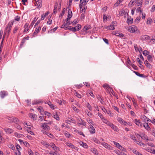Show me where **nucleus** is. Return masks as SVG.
<instances>
[{
	"label": "nucleus",
	"instance_id": "obj_56",
	"mask_svg": "<svg viewBox=\"0 0 155 155\" xmlns=\"http://www.w3.org/2000/svg\"><path fill=\"white\" fill-rule=\"evenodd\" d=\"M65 135L67 137L69 138L70 135V134L68 132L65 133H64Z\"/></svg>",
	"mask_w": 155,
	"mask_h": 155
},
{
	"label": "nucleus",
	"instance_id": "obj_32",
	"mask_svg": "<svg viewBox=\"0 0 155 155\" xmlns=\"http://www.w3.org/2000/svg\"><path fill=\"white\" fill-rule=\"evenodd\" d=\"M91 27L90 26H85L83 29L84 31H86V30L91 29Z\"/></svg>",
	"mask_w": 155,
	"mask_h": 155
},
{
	"label": "nucleus",
	"instance_id": "obj_9",
	"mask_svg": "<svg viewBox=\"0 0 155 155\" xmlns=\"http://www.w3.org/2000/svg\"><path fill=\"white\" fill-rule=\"evenodd\" d=\"M0 96L2 98H3L5 96L7 95V92L5 91H1L0 93Z\"/></svg>",
	"mask_w": 155,
	"mask_h": 155
},
{
	"label": "nucleus",
	"instance_id": "obj_61",
	"mask_svg": "<svg viewBox=\"0 0 155 155\" xmlns=\"http://www.w3.org/2000/svg\"><path fill=\"white\" fill-rule=\"evenodd\" d=\"M72 107L73 109V110L75 111H77L78 110V109H77L75 106L74 105L72 106Z\"/></svg>",
	"mask_w": 155,
	"mask_h": 155
},
{
	"label": "nucleus",
	"instance_id": "obj_64",
	"mask_svg": "<svg viewBox=\"0 0 155 155\" xmlns=\"http://www.w3.org/2000/svg\"><path fill=\"white\" fill-rule=\"evenodd\" d=\"M15 154L16 155H21V153L19 151V150H18V152H15Z\"/></svg>",
	"mask_w": 155,
	"mask_h": 155
},
{
	"label": "nucleus",
	"instance_id": "obj_29",
	"mask_svg": "<svg viewBox=\"0 0 155 155\" xmlns=\"http://www.w3.org/2000/svg\"><path fill=\"white\" fill-rule=\"evenodd\" d=\"M134 72L137 76L140 77H144V74H140L139 73L136 71H134Z\"/></svg>",
	"mask_w": 155,
	"mask_h": 155
},
{
	"label": "nucleus",
	"instance_id": "obj_51",
	"mask_svg": "<svg viewBox=\"0 0 155 155\" xmlns=\"http://www.w3.org/2000/svg\"><path fill=\"white\" fill-rule=\"evenodd\" d=\"M77 20V19H75L73 21H72V24L73 25H75L78 23Z\"/></svg>",
	"mask_w": 155,
	"mask_h": 155
},
{
	"label": "nucleus",
	"instance_id": "obj_30",
	"mask_svg": "<svg viewBox=\"0 0 155 155\" xmlns=\"http://www.w3.org/2000/svg\"><path fill=\"white\" fill-rule=\"evenodd\" d=\"M28 24L26 23L25 24V30H24V32H26V31H27L28 29H29V28H28Z\"/></svg>",
	"mask_w": 155,
	"mask_h": 155
},
{
	"label": "nucleus",
	"instance_id": "obj_27",
	"mask_svg": "<svg viewBox=\"0 0 155 155\" xmlns=\"http://www.w3.org/2000/svg\"><path fill=\"white\" fill-rule=\"evenodd\" d=\"M79 122L78 124L84 126L85 125V122L81 119L79 120Z\"/></svg>",
	"mask_w": 155,
	"mask_h": 155
},
{
	"label": "nucleus",
	"instance_id": "obj_60",
	"mask_svg": "<svg viewBox=\"0 0 155 155\" xmlns=\"http://www.w3.org/2000/svg\"><path fill=\"white\" fill-rule=\"evenodd\" d=\"M25 39H24V38L22 40L21 42V45H23L24 43H25Z\"/></svg>",
	"mask_w": 155,
	"mask_h": 155
},
{
	"label": "nucleus",
	"instance_id": "obj_50",
	"mask_svg": "<svg viewBox=\"0 0 155 155\" xmlns=\"http://www.w3.org/2000/svg\"><path fill=\"white\" fill-rule=\"evenodd\" d=\"M93 140L94 142H95V143L99 144L100 143L99 141L97 138H93Z\"/></svg>",
	"mask_w": 155,
	"mask_h": 155
},
{
	"label": "nucleus",
	"instance_id": "obj_43",
	"mask_svg": "<svg viewBox=\"0 0 155 155\" xmlns=\"http://www.w3.org/2000/svg\"><path fill=\"white\" fill-rule=\"evenodd\" d=\"M65 8H64L63 9V10L62 11V12L60 14L59 17L61 16V17H62V16L64 15L65 12Z\"/></svg>",
	"mask_w": 155,
	"mask_h": 155
},
{
	"label": "nucleus",
	"instance_id": "obj_44",
	"mask_svg": "<svg viewBox=\"0 0 155 155\" xmlns=\"http://www.w3.org/2000/svg\"><path fill=\"white\" fill-rule=\"evenodd\" d=\"M152 22V19L150 18H148L147 23V24H151Z\"/></svg>",
	"mask_w": 155,
	"mask_h": 155
},
{
	"label": "nucleus",
	"instance_id": "obj_15",
	"mask_svg": "<svg viewBox=\"0 0 155 155\" xmlns=\"http://www.w3.org/2000/svg\"><path fill=\"white\" fill-rule=\"evenodd\" d=\"M135 123L138 126L142 127V123H141L140 120H137V119L135 120Z\"/></svg>",
	"mask_w": 155,
	"mask_h": 155
},
{
	"label": "nucleus",
	"instance_id": "obj_6",
	"mask_svg": "<svg viewBox=\"0 0 155 155\" xmlns=\"http://www.w3.org/2000/svg\"><path fill=\"white\" fill-rule=\"evenodd\" d=\"M137 135H138V136L140 137L143 140H149L148 137L147 136L144 134H142L141 135L137 134Z\"/></svg>",
	"mask_w": 155,
	"mask_h": 155
},
{
	"label": "nucleus",
	"instance_id": "obj_8",
	"mask_svg": "<svg viewBox=\"0 0 155 155\" xmlns=\"http://www.w3.org/2000/svg\"><path fill=\"white\" fill-rule=\"evenodd\" d=\"M65 30L68 29L70 30L73 31L74 32H75L77 31L76 27H71V26H68L65 27L64 28Z\"/></svg>",
	"mask_w": 155,
	"mask_h": 155
},
{
	"label": "nucleus",
	"instance_id": "obj_41",
	"mask_svg": "<svg viewBox=\"0 0 155 155\" xmlns=\"http://www.w3.org/2000/svg\"><path fill=\"white\" fill-rule=\"evenodd\" d=\"M130 137L132 139H133L134 140V142H137V141L138 142H139L138 141H137V140L136 139V138L135 137V136H134V135H131Z\"/></svg>",
	"mask_w": 155,
	"mask_h": 155
},
{
	"label": "nucleus",
	"instance_id": "obj_33",
	"mask_svg": "<svg viewBox=\"0 0 155 155\" xmlns=\"http://www.w3.org/2000/svg\"><path fill=\"white\" fill-rule=\"evenodd\" d=\"M116 36H119L120 37H122L124 36V35L123 34L121 33H120V32H116L115 34H114Z\"/></svg>",
	"mask_w": 155,
	"mask_h": 155
},
{
	"label": "nucleus",
	"instance_id": "obj_34",
	"mask_svg": "<svg viewBox=\"0 0 155 155\" xmlns=\"http://www.w3.org/2000/svg\"><path fill=\"white\" fill-rule=\"evenodd\" d=\"M143 54L145 56H146L147 55L149 54L150 52L149 51L147 50H144L143 52Z\"/></svg>",
	"mask_w": 155,
	"mask_h": 155
},
{
	"label": "nucleus",
	"instance_id": "obj_10",
	"mask_svg": "<svg viewBox=\"0 0 155 155\" xmlns=\"http://www.w3.org/2000/svg\"><path fill=\"white\" fill-rule=\"evenodd\" d=\"M66 145L70 147H71L72 148H74V149H75L76 150H78V148L77 147H75L73 144H72L70 143H69V142H66Z\"/></svg>",
	"mask_w": 155,
	"mask_h": 155
},
{
	"label": "nucleus",
	"instance_id": "obj_58",
	"mask_svg": "<svg viewBox=\"0 0 155 155\" xmlns=\"http://www.w3.org/2000/svg\"><path fill=\"white\" fill-rule=\"evenodd\" d=\"M113 108L115 110L117 111L118 112H119L118 108L116 106H113Z\"/></svg>",
	"mask_w": 155,
	"mask_h": 155
},
{
	"label": "nucleus",
	"instance_id": "obj_62",
	"mask_svg": "<svg viewBox=\"0 0 155 155\" xmlns=\"http://www.w3.org/2000/svg\"><path fill=\"white\" fill-rule=\"evenodd\" d=\"M115 152L118 155H120L121 154V152H120L118 150H116Z\"/></svg>",
	"mask_w": 155,
	"mask_h": 155
},
{
	"label": "nucleus",
	"instance_id": "obj_16",
	"mask_svg": "<svg viewBox=\"0 0 155 155\" xmlns=\"http://www.w3.org/2000/svg\"><path fill=\"white\" fill-rule=\"evenodd\" d=\"M41 28L40 27H38V28H36V29L35 30V32L33 34V36H34V37L35 36V35L37 34H38V33L39 31L40 30H41Z\"/></svg>",
	"mask_w": 155,
	"mask_h": 155
},
{
	"label": "nucleus",
	"instance_id": "obj_12",
	"mask_svg": "<svg viewBox=\"0 0 155 155\" xmlns=\"http://www.w3.org/2000/svg\"><path fill=\"white\" fill-rule=\"evenodd\" d=\"M89 130L91 134H94L95 132V129L92 125H91V127L89 128Z\"/></svg>",
	"mask_w": 155,
	"mask_h": 155
},
{
	"label": "nucleus",
	"instance_id": "obj_39",
	"mask_svg": "<svg viewBox=\"0 0 155 155\" xmlns=\"http://www.w3.org/2000/svg\"><path fill=\"white\" fill-rule=\"evenodd\" d=\"M77 31H79L80 29H81V26L80 24H78L77 26L75 27Z\"/></svg>",
	"mask_w": 155,
	"mask_h": 155
},
{
	"label": "nucleus",
	"instance_id": "obj_11",
	"mask_svg": "<svg viewBox=\"0 0 155 155\" xmlns=\"http://www.w3.org/2000/svg\"><path fill=\"white\" fill-rule=\"evenodd\" d=\"M150 38L149 36L147 35H143L141 37V39L142 40H149Z\"/></svg>",
	"mask_w": 155,
	"mask_h": 155
},
{
	"label": "nucleus",
	"instance_id": "obj_18",
	"mask_svg": "<svg viewBox=\"0 0 155 155\" xmlns=\"http://www.w3.org/2000/svg\"><path fill=\"white\" fill-rule=\"evenodd\" d=\"M103 86L104 88L106 89L108 91V89L109 88L110 89V91H111V90L112 91H113L112 89V88H111L107 84H104L103 85Z\"/></svg>",
	"mask_w": 155,
	"mask_h": 155
},
{
	"label": "nucleus",
	"instance_id": "obj_7",
	"mask_svg": "<svg viewBox=\"0 0 155 155\" xmlns=\"http://www.w3.org/2000/svg\"><path fill=\"white\" fill-rule=\"evenodd\" d=\"M4 130L6 133L8 134H11L13 132V131L12 129L8 128H4Z\"/></svg>",
	"mask_w": 155,
	"mask_h": 155
},
{
	"label": "nucleus",
	"instance_id": "obj_17",
	"mask_svg": "<svg viewBox=\"0 0 155 155\" xmlns=\"http://www.w3.org/2000/svg\"><path fill=\"white\" fill-rule=\"evenodd\" d=\"M58 6V4L57 3H56L54 5V11L53 12V14H55L57 11V8Z\"/></svg>",
	"mask_w": 155,
	"mask_h": 155
},
{
	"label": "nucleus",
	"instance_id": "obj_55",
	"mask_svg": "<svg viewBox=\"0 0 155 155\" xmlns=\"http://www.w3.org/2000/svg\"><path fill=\"white\" fill-rule=\"evenodd\" d=\"M15 19L18 21H19L20 20L19 16H16L15 18Z\"/></svg>",
	"mask_w": 155,
	"mask_h": 155
},
{
	"label": "nucleus",
	"instance_id": "obj_4",
	"mask_svg": "<svg viewBox=\"0 0 155 155\" xmlns=\"http://www.w3.org/2000/svg\"><path fill=\"white\" fill-rule=\"evenodd\" d=\"M79 6L81 9L82 8V5H85L89 0H80Z\"/></svg>",
	"mask_w": 155,
	"mask_h": 155
},
{
	"label": "nucleus",
	"instance_id": "obj_26",
	"mask_svg": "<svg viewBox=\"0 0 155 155\" xmlns=\"http://www.w3.org/2000/svg\"><path fill=\"white\" fill-rule=\"evenodd\" d=\"M13 121H10V123H12L14 122V123H15L16 124H17L18 123H17L18 122V121H19L18 119L15 117H14V118L13 119Z\"/></svg>",
	"mask_w": 155,
	"mask_h": 155
},
{
	"label": "nucleus",
	"instance_id": "obj_37",
	"mask_svg": "<svg viewBox=\"0 0 155 155\" xmlns=\"http://www.w3.org/2000/svg\"><path fill=\"white\" fill-rule=\"evenodd\" d=\"M103 122L105 123L106 124H107V125H109V126H110V124H111L112 123H110L107 120L104 119L103 120Z\"/></svg>",
	"mask_w": 155,
	"mask_h": 155
},
{
	"label": "nucleus",
	"instance_id": "obj_28",
	"mask_svg": "<svg viewBox=\"0 0 155 155\" xmlns=\"http://www.w3.org/2000/svg\"><path fill=\"white\" fill-rule=\"evenodd\" d=\"M37 110L39 111L41 114H43L42 112H43L44 110L42 107L41 106H39V107L37 108Z\"/></svg>",
	"mask_w": 155,
	"mask_h": 155
},
{
	"label": "nucleus",
	"instance_id": "obj_20",
	"mask_svg": "<svg viewBox=\"0 0 155 155\" xmlns=\"http://www.w3.org/2000/svg\"><path fill=\"white\" fill-rule=\"evenodd\" d=\"M133 19L131 18H128L127 20V22L128 24H131L133 22Z\"/></svg>",
	"mask_w": 155,
	"mask_h": 155
},
{
	"label": "nucleus",
	"instance_id": "obj_35",
	"mask_svg": "<svg viewBox=\"0 0 155 155\" xmlns=\"http://www.w3.org/2000/svg\"><path fill=\"white\" fill-rule=\"evenodd\" d=\"M54 117L57 120H59V118L58 115L57 114V112L54 114Z\"/></svg>",
	"mask_w": 155,
	"mask_h": 155
},
{
	"label": "nucleus",
	"instance_id": "obj_13",
	"mask_svg": "<svg viewBox=\"0 0 155 155\" xmlns=\"http://www.w3.org/2000/svg\"><path fill=\"white\" fill-rule=\"evenodd\" d=\"M143 126L147 130H150V128L149 126V125L147 123L145 122L143 124Z\"/></svg>",
	"mask_w": 155,
	"mask_h": 155
},
{
	"label": "nucleus",
	"instance_id": "obj_54",
	"mask_svg": "<svg viewBox=\"0 0 155 155\" xmlns=\"http://www.w3.org/2000/svg\"><path fill=\"white\" fill-rule=\"evenodd\" d=\"M137 61L139 63L140 65H141V63H142V62L141 61L140 58H137Z\"/></svg>",
	"mask_w": 155,
	"mask_h": 155
},
{
	"label": "nucleus",
	"instance_id": "obj_45",
	"mask_svg": "<svg viewBox=\"0 0 155 155\" xmlns=\"http://www.w3.org/2000/svg\"><path fill=\"white\" fill-rule=\"evenodd\" d=\"M37 19H36V18H35L34 19V20L32 22H31V24L30 25V26H32L34 24L35 22L37 20Z\"/></svg>",
	"mask_w": 155,
	"mask_h": 155
},
{
	"label": "nucleus",
	"instance_id": "obj_38",
	"mask_svg": "<svg viewBox=\"0 0 155 155\" xmlns=\"http://www.w3.org/2000/svg\"><path fill=\"white\" fill-rule=\"evenodd\" d=\"M87 106L89 109L91 111L92 110V107L91 105H90L89 103H87Z\"/></svg>",
	"mask_w": 155,
	"mask_h": 155
},
{
	"label": "nucleus",
	"instance_id": "obj_25",
	"mask_svg": "<svg viewBox=\"0 0 155 155\" xmlns=\"http://www.w3.org/2000/svg\"><path fill=\"white\" fill-rule=\"evenodd\" d=\"M147 59L150 62H152L153 61V58L150 55H148L147 57Z\"/></svg>",
	"mask_w": 155,
	"mask_h": 155
},
{
	"label": "nucleus",
	"instance_id": "obj_19",
	"mask_svg": "<svg viewBox=\"0 0 155 155\" xmlns=\"http://www.w3.org/2000/svg\"><path fill=\"white\" fill-rule=\"evenodd\" d=\"M137 0H131L129 3V5L132 7L136 2Z\"/></svg>",
	"mask_w": 155,
	"mask_h": 155
},
{
	"label": "nucleus",
	"instance_id": "obj_5",
	"mask_svg": "<svg viewBox=\"0 0 155 155\" xmlns=\"http://www.w3.org/2000/svg\"><path fill=\"white\" fill-rule=\"evenodd\" d=\"M35 5H37V7L38 8H41L42 6V1L41 0H35Z\"/></svg>",
	"mask_w": 155,
	"mask_h": 155
},
{
	"label": "nucleus",
	"instance_id": "obj_48",
	"mask_svg": "<svg viewBox=\"0 0 155 155\" xmlns=\"http://www.w3.org/2000/svg\"><path fill=\"white\" fill-rule=\"evenodd\" d=\"M117 120L121 124L123 123V121H124L120 117H118Z\"/></svg>",
	"mask_w": 155,
	"mask_h": 155
},
{
	"label": "nucleus",
	"instance_id": "obj_40",
	"mask_svg": "<svg viewBox=\"0 0 155 155\" xmlns=\"http://www.w3.org/2000/svg\"><path fill=\"white\" fill-rule=\"evenodd\" d=\"M74 94L76 97H78V98H81V95L77 92H75L74 93Z\"/></svg>",
	"mask_w": 155,
	"mask_h": 155
},
{
	"label": "nucleus",
	"instance_id": "obj_59",
	"mask_svg": "<svg viewBox=\"0 0 155 155\" xmlns=\"http://www.w3.org/2000/svg\"><path fill=\"white\" fill-rule=\"evenodd\" d=\"M140 17H137L136 19L135 20V21L136 22H137V21H138L137 22V23H138L139 21H140Z\"/></svg>",
	"mask_w": 155,
	"mask_h": 155
},
{
	"label": "nucleus",
	"instance_id": "obj_49",
	"mask_svg": "<svg viewBox=\"0 0 155 155\" xmlns=\"http://www.w3.org/2000/svg\"><path fill=\"white\" fill-rule=\"evenodd\" d=\"M28 153L29 154V155H33V153L31 151V149H28Z\"/></svg>",
	"mask_w": 155,
	"mask_h": 155
},
{
	"label": "nucleus",
	"instance_id": "obj_47",
	"mask_svg": "<svg viewBox=\"0 0 155 155\" xmlns=\"http://www.w3.org/2000/svg\"><path fill=\"white\" fill-rule=\"evenodd\" d=\"M41 143L43 145L45 146L46 147H48L47 146L48 145V146H49L50 145L49 144H48L47 143L43 141L41 142Z\"/></svg>",
	"mask_w": 155,
	"mask_h": 155
},
{
	"label": "nucleus",
	"instance_id": "obj_22",
	"mask_svg": "<svg viewBox=\"0 0 155 155\" xmlns=\"http://www.w3.org/2000/svg\"><path fill=\"white\" fill-rule=\"evenodd\" d=\"M144 64H145V65H146V66L149 68H150L151 67V65L148 62V61L146 60L145 61H144Z\"/></svg>",
	"mask_w": 155,
	"mask_h": 155
},
{
	"label": "nucleus",
	"instance_id": "obj_63",
	"mask_svg": "<svg viewBox=\"0 0 155 155\" xmlns=\"http://www.w3.org/2000/svg\"><path fill=\"white\" fill-rule=\"evenodd\" d=\"M102 145L106 148L107 147V145H108L107 143H102Z\"/></svg>",
	"mask_w": 155,
	"mask_h": 155
},
{
	"label": "nucleus",
	"instance_id": "obj_31",
	"mask_svg": "<svg viewBox=\"0 0 155 155\" xmlns=\"http://www.w3.org/2000/svg\"><path fill=\"white\" fill-rule=\"evenodd\" d=\"M80 144L85 148H87L88 147L86 143L83 142H81Z\"/></svg>",
	"mask_w": 155,
	"mask_h": 155
},
{
	"label": "nucleus",
	"instance_id": "obj_42",
	"mask_svg": "<svg viewBox=\"0 0 155 155\" xmlns=\"http://www.w3.org/2000/svg\"><path fill=\"white\" fill-rule=\"evenodd\" d=\"M48 104L49 105V106L51 108H53V109H54V105L52 104L51 103L50 101H49L48 102Z\"/></svg>",
	"mask_w": 155,
	"mask_h": 155
},
{
	"label": "nucleus",
	"instance_id": "obj_36",
	"mask_svg": "<svg viewBox=\"0 0 155 155\" xmlns=\"http://www.w3.org/2000/svg\"><path fill=\"white\" fill-rule=\"evenodd\" d=\"M110 127H111L114 130H117V127H116L115 126H114L112 124H110Z\"/></svg>",
	"mask_w": 155,
	"mask_h": 155
},
{
	"label": "nucleus",
	"instance_id": "obj_46",
	"mask_svg": "<svg viewBox=\"0 0 155 155\" xmlns=\"http://www.w3.org/2000/svg\"><path fill=\"white\" fill-rule=\"evenodd\" d=\"M137 12H140V13H142V11L140 7H139L136 10Z\"/></svg>",
	"mask_w": 155,
	"mask_h": 155
},
{
	"label": "nucleus",
	"instance_id": "obj_14",
	"mask_svg": "<svg viewBox=\"0 0 155 155\" xmlns=\"http://www.w3.org/2000/svg\"><path fill=\"white\" fill-rule=\"evenodd\" d=\"M42 128L45 130L50 129V127L47 125L46 123H45L42 125Z\"/></svg>",
	"mask_w": 155,
	"mask_h": 155
},
{
	"label": "nucleus",
	"instance_id": "obj_2",
	"mask_svg": "<svg viewBox=\"0 0 155 155\" xmlns=\"http://www.w3.org/2000/svg\"><path fill=\"white\" fill-rule=\"evenodd\" d=\"M137 30V27L134 25L130 26L128 29V31L130 32L133 33L135 32Z\"/></svg>",
	"mask_w": 155,
	"mask_h": 155
},
{
	"label": "nucleus",
	"instance_id": "obj_21",
	"mask_svg": "<svg viewBox=\"0 0 155 155\" xmlns=\"http://www.w3.org/2000/svg\"><path fill=\"white\" fill-rule=\"evenodd\" d=\"M114 26L113 24L112 25H110V26L107 27V29L110 30H113L114 29Z\"/></svg>",
	"mask_w": 155,
	"mask_h": 155
},
{
	"label": "nucleus",
	"instance_id": "obj_57",
	"mask_svg": "<svg viewBox=\"0 0 155 155\" xmlns=\"http://www.w3.org/2000/svg\"><path fill=\"white\" fill-rule=\"evenodd\" d=\"M155 10V5H154L152 6V8L151 9V11L152 12H154Z\"/></svg>",
	"mask_w": 155,
	"mask_h": 155
},
{
	"label": "nucleus",
	"instance_id": "obj_23",
	"mask_svg": "<svg viewBox=\"0 0 155 155\" xmlns=\"http://www.w3.org/2000/svg\"><path fill=\"white\" fill-rule=\"evenodd\" d=\"M72 15V13L71 11L70 10V9H69L68 11V14L67 17L68 18H71Z\"/></svg>",
	"mask_w": 155,
	"mask_h": 155
},
{
	"label": "nucleus",
	"instance_id": "obj_52",
	"mask_svg": "<svg viewBox=\"0 0 155 155\" xmlns=\"http://www.w3.org/2000/svg\"><path fill=\"white\" fill-rule=\"evenodd\" d=\"M125 13V11H124L123 9H122L120 10V15H123V14Z\"/></svg>",
	"mask_w": 155,
	"mask_h": 155
},
{
	"label": "nucleus",
	"instance_id": "obj_3",
	"mask_svg": "<svg viewBox=\"0 0 155 155\" xmlns=\"http://www.w3.org/2000/svg\"><path fill=\"white\" fill-rule=\"evenodd\" d=\"M114 144L116 145L117 147L119 149L124 151H126V149L121 146L119 143H117L115 141H113Z\"/></svg>",
	"mask_w": 155,
	"mask_h": 155
},
{
	"label": "nucleus",
	"instance_id": "obj_1",
	"mask_svg": "<svg viewBox=\"0 0 155 155\" xmlns=\"http://www.w3.org/2000/svg\"><path fill=\"white\" fill-rule=\"evenodd\" d=\"M14 22V21H11L10 22H9L8 24L7 27L6 28V29L5 31V33L4 34H5V36L6 34V33L7 32H8V33H9L11 29V28L12 25L13 24V23Z\"/></svg>",
	"mask_w": 155,
	"mask_h": 155
},
{
	"label": "nucleus",
	"instance_id": "obj_24",
	"mask_svg": "<svg viewBox=\"0 0 155 155\" xmlns=\"http://www.w3.org/2000/svg\"><path fill=\"white\" fill-rule=\"evenodd\" d=\"M91 150L95 154H97V150L95 148H92L91 149Z\"/></svg>",
	"mask_w": 155,
	"mask_h": 155
},
{
	"label": "nucleus",
	"instance_id": "obj_53",
	"mask_svg": "<svg viewBox=\"0 0 155 155\" xmlns=\"http://www.w3.org/2000/svg\"><path fill=\"white\" fill-rule=\"evenodd\" d=\"M65 23L66 24V26H68L70 25L71 24H72V21H68L66 22H65Z\"/></svg>",
	"mask_w": 155,
	"mask_h": 155
}]
</instances>
